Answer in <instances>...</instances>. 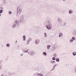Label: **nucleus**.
Masks as SVG:
<instances>
[{
    "label": "nucleus",
    "mask_w": 76,
    "mask_h": 76,
    "mask_svg": "<svg viewBox=\"0 0 76 76\" xmlns=\"http://www.w3.org/2000/svg\"><path fill=\"white\" fill-rule=\"evenodd\" d=\"M74 70L75 71V73H76V66H75V67Z\"/></svg>",
    "instance_id": "34"
},
{
    "label": "nucleus",
    "mask_w": 76,
    "mask_h": 76,
    "mask_svg": "<svg viewBox=\"0 0 76 76\" xmlns=\"http://www.w3.org/2000/svg\"><path fill=\"white\" fill-rule=\"evenodd\" d=\"M41 70V68L39 67L37 68V71H38V72H40Z\"/></svg>",
    "instance_id": "9"
},
{
    "label": "nucleus",
    "mask_w": 76,
    "mask_h": 76,
    "mask_svg": "<svg viewBox=\"0 0 76 76\" xmlns=\"http://www.w3.org/2000/svg\"><path fill=\"white\" fill-rule=\"evenodd\" d=\"M57 64H55V66H57Z\"/></svg>",
    "instance_id": "38"
},
{
    "label": "nucleus",
    "mask_w": 76,
    "mask_h": 76,
    "mask_svg": "<svg viewBox=\"0 0 76 76\" xmlns=\"http://www.w3.org/2000/svg\"><path fill=\"white\" fill-rule=\"evenodd\" d=\"M52 47L53 48L54 50L55 51V50L58 48V45L56 44H55L54 45L52 46Z\"/></svg>",
    "instance_id": "4"
},
{
    "label": "nucleus",
    "mask_w": 76,
    "mask_h": 76,
    "mask_svg": "<svg viewBox=\"0 0 76 76\" xmlns=\"http://www.w3.org/2000/svg\"><path fill=\"white\" fill-rule=\"evenodd\" d=\"M65 0H63V1H65Z\"/></svg>",
    "instance_id": "41"
},
{
    "label": "nucleus",
    "mask_w": 76,
    "mask_h": 76,
    "mask_svg": "<svg viewBox=\"0 0 76 76\" xmlns=\"http://www.w3.org/2000/svg\"><path fill=\"white\" fill-rule=\"evenodd\" d=\"M73 35L74 36H75V37H76V31H74L73 34Z\"/></svg>",
    "instance_id": "11"
},
{
    "label": "nucleus",
    "mask_w": 76,
    "mask_h": 76,
    "mask_svg": "<svg viewBox=\"0 0 76 76\" xmlns=\"http://www.w3.org/2000/svg\"><path fill=\"white\" fill-rule=\"evenodd\" d=\"M25 18V16L24 15H22L20 18V22H23L24 20V19Z\"/></svg>",
    "instance_id": "5"
},
{
    "label": "nucleus",
    "mask_w": 76,
    "mask_h": 76,
    "mask_svg": "<svg viewBox=\"0 0 76 76\" xmlns=\"http://www.w3.org/2000/svg\"><path fill=\"white\" fill-rule=\"evenodd\" d=\"M72 55H73V56H75L76 55V52H73Z\"/></svg>",
    "instance_id": "21"
},
{
    "label": "nucleus",
    "mask_w": 76,
    "mask_h": 76,
    "mask_svg": "<svg viewBox=\"0 0 76 76\" xmlns=\"http://www.w3.org/2000/svg\"><path fill=\"white\" fill-rule=\"evenodd\" d=\"M50 50L51 51H54V49H53V47H51V48H50Z\"/></svg>",
    "instance_id": "17"
},
{
    "label": "nucleus",
    "mask_w": 76,
    "mask_h": 76,
    "mask_svg": "<svg viewBox=\"0 0 76 76\" xmlns=\"http://www.w3.org/2000/svg\"><path fill=\"white\" fill-rule=\"evenodd\" d=\"M0 76H4V75L1 74Z\"/></svg>",
    "instance_id": "37"
},
{
    "label": "nucleus",
    "mask_w": 76,
    "mask_h": 76,
    "mask_svg": "<svg viewBox=\"0 0 76 76\" xmlns=\"http://www.w3.org/2000/svg\"><path fill=\"white\" fill-rule=\"evenodd\" d=\"M42 54L43 55H44L45 56H47V53H46V52H43L42 53Z\"/></svg>",
    "instance_id": "20"
},
{
    "label": "nucleus",
    "mask_w": 76,
    "mask_h": 76,
    "mask_svg": "<svg viewBox=\"0 0 76 76\" xmlns=\"http://www.w3.org/2000/svg\"><path fill=\"white\" fill-rule=\"evenodd\" d=\"M53 60H56V57H53L52 58Z\"/></svg>",
    "instance_id": "29"
},
{
    "label": "nucleus",
    "mask_w": 76,
    "mask_h": 76,
    "mask_svg": "<svg viewBox=\"0 0 76 76\" xmlns=\"http://www.w3.org/2000/svg\"><path fill=\"white\" fill-rule=\"evenodd\" d=\"M63 33H59V37H62V36H63Z\"/></svg>",
    "instance_id": "16"
},
{
    "label": "nucleus",
    "mask_w": 76,
    "mask_h": 76,
    "mask_svg": "<svg viewBox=\"0 0 76 76\" xmlns=\"http://www.w3.org/2000/svg\"><path fill=\"white\" fill-rule=\"evenodd\" d=\"M3 12V10L1 9L0 10V13H2Z\"/></svg>",
    "instance_id": "25"
},
{
    "label": "nucleus",
    "mask_w": 76,
    "mask_h": 76,
    "mask_svg": "<svg viewBox=\"0 0 76 76\" xmlns=\"http://www.w3.org/2000/svg\"><path fill=\"white\" fill-rule=\"evenodd\" d=\"M16 24L15 23H13V24L12 25V28H15V27H16Z\"/></svg>",
    "instance_id": "10"
},
{
    "label": "nucleus",
    "mask_w": 76,
    "mask_h": 76,
    "mask_svg": "<svg viewBox=\"0 0 76 76\" xmlns=\"http://www.w3.org/2000/svg\"><path fill=\"white\" fill-rule=\"evenodd\" d=\"M56 61H57V62H59L60 61V59L58 58H56Z\"/></svg>",
    "instance_id": "22"
},
{
    "label": "nucleus",
    "mask_w": 76,
    "mask_h": 76,
    "mask_svg": "<svg viewBox=\"0 0 76 76\" xmlns=\"http://www.w3.org/2000/svg\"><path fill=\"white\" fill-rule=\"evenodd\" d=\"M29 44V42L27 41V43H26V45H28Z\"/></svg>",
    "instance_id": "31"
},
{
    "label": "nucleus",
    "mask_w": 76,
    "mask_h": 76,
    "mask_svg": "<svg viewBox=\"0 0 76 76\" xmlns=\"http://www.w3.org/2000/svg\"><path fill=\"white\" fill-rule=\"evenodd\" d=\"M12 12H11V11H10L8 12V14L10 15H12Z\"/></svg>",
    "instance_id": "26"
},
{
    "label": "nucleus",
    "mask_w": 76,
    "mask_h": 76,
    "mask_svg": "<svg viewBox=\"0 0 76 76\" xmlns=\"http://www.w3.org/2000/svg\"><path fill=\"white\" fill-rule=\"evenodd\" d=\"M73 12V10H70L69 11V14H71V13H72Z\"/></svg>",
    "instance_id": "12"
},
{
    "label": "nucleus",
    "mask_w": 76,
    "mask_h": 76,
    "mask_svg": "<svg viewBox=\"0 0 76 76\" xmlns=\"http://www.w3.org/2000/svg\"><path fill=\"white\" fill-rule=\"evenodd\" d=\"M55 62L56 61H52L50 62V63H52V64H54V63H55Z\"/></svg>",
    "instance_id": "28"
},
{
    "label": "nucleus",
    "mask_w": 76,
    "mask_h": 76,
    "mask_svg": "<svg viewBox=\"0 0 76 76\" xmlns=\"http://www.w3.org/2000/svg\"><path fill=\"white\" fill-rule=\"evenodd\" d=\"M55 67H56V66H55V65H54L53 66V69H52L51 70H54V69H55Z\"/></svg>",
    "instance_id": "33"
},
{
    "label": "nucleus",
    "mask_w": 76,
    "mask_h": 76,
    "mask_svg": "<svg viewBox=\"0 0 76 76\" xmlns=\"http://www.w3.org/2000/svg\"><path fill=\"white\" fill-rule=\"evenodd\" d=\"M22 7L21 6H19L17 8V17H19V16H20V13H21V12H22Z\"/></svg>",
    "instance_id": "1"
},
{
    "label": "nucleus",
    "mask_w": 76,
    "mask_h": 76,
    "mask_svg": "<svg viewBox=\"0 0 76 76\" xmlns=\"http://www.w3.org/2000/svg\"><path fill=\"white\" fill-rule=\"evenodd\" d=\"M44 34L45 36V37H47V33H45Z\"/></svg>",
    "instance_id": "27"
},
{
    "label": "nucleus",
    "mask_w": 76,
    "mask_h": 76,
    "mask_svg": "<svg viewBox=\"0 0 76 76\" xmlns=\"http://www.w3.org/2000/svg\"><path fill=\"white\" fill-rule=\"evenodd\" d=\"M36 76H44V75L41 73H37L36 74Z\"/></svg>",
    "instance_id": "7"
},
{
    "label": "nucleus",
    "mask_w": 76,
    "mask_h": 76,
    "mask_svg": "<svg viewBox=\"0 0 76 76\" xmlns=\"http://www.w3.org/2000/svg\"><path fill=\"white\" fill-rule=\"evenodd\" d=\"M48 24L46 26V28L47 29H48V30H50L51 28H52V25L50 22L49 21H48Z\"/></svg>",
    "instance_id": "3"
},
{
    "label": "nucleus",
    "mask_w": 76,
    "mask_h": 76,
    "mask_svg": "<svg viewBox=\"0 0 76 76\" xmlns=\"http://www.w3.org/2000/svg\"><path fill=\"white\" fill-rule=\"evenodd\" d=\"M15 23L16 24H17V25H19L20 23H19V22L17 20H16L15 21Z\"/></svg>",
    "instance_id": "8"
},
{
    "label": "nucleus",
    "mask_w": 76,
    "mask_h": 76,
    "mask_svg": "<svg viewBox=\"0 0 76 76\" xmlns=\"http://www.w3.org/2000/svg\"><path fill=\"white\" fill-rule=\"evenodd\" d=\"M35 43L36 45H38L39 42V39H36L35 40Z\"/></svg>",
    "instance_id": "6"
},
{
    "label": "nucleus",
    "mask_w": 76,
    "mask_h": 76,
    "mask_svg": "<svg viewBox=\"0 0 76 76\" xmlns=\"http://www.w3.org/2000/svg\"><path fill=\"white\" fill-rule=\"evenodd\" d=\"M2 69V66L0 65V70Z\"/></svg>",
    "instance_id": "35"
},
{
    "label": "nucleus",
    "mask_w": 76,
    "mask_h": 76,
    "mask_svg": "<svg viewBox=\"0 0 76 76\" xmlns=\"http://www.w3.org/2000/svg\"><path fill=\"white\" fill-rule=\"evenodd\" d=\"M29 50V49H28L26 50L23 49L22 50V51L23 53H28L29 55H30L31 56H33L34 55V52L33 51H30L28 52V51Z\"/></svg>",
    "instance_id": "2"
},
{
    "label": "nucleus",
    "mask_w": 76,
    "mask_h": 76,
    "mask_svg": "<svg viewBox=\"0 0 76 76\" xmlns=\"http://www.w3.org/2000/svg\"><path fill=\"white\" fill-rule=\"evenodd\" d=\"M65 23L66 24V23Z\"/></svg>",
    "instance_id": "43"
},
{
    "label": "nucleus",
    "mask_w": 76,
    "mask_h": 76,
    "mask_svg": "<svg viewBox=\"0 0 76 76\" xmlns=\"http://www.w3.org/2000/svg\"><path fill=\"white\" fill-rule=\"evenodd\" d=\"M1 9H4V8L2 7H1Z\"/></svg>",
    "instance_id": "36"
},
{
    "label": "nucleus",
    "mask_w": 76,
    "mask_h": 76,
    "mask_svg": "<svg viewBox=\"0 0 76 76\" xmlns=\"http://www.w3.org/2000/svg\"><path fill=\"white\" fill-rule=\"evenodd\" d=\"M72 39L73 40H74V41H75V40H76V37H72Z\"/></svg>",
    "instance_id": "18"
},
{
    "label": "nucleus",
    "mask_w": 76,
    "mask_h": 76,
    "mask_svg": "<svg viewBox=\"0 0 76 76\" xmlns=\"http://www.w3.org/2000/svg\"><path fill=\"white\" fill-rule=\"evenodd\" d=\"M20 57H22L23 56V54L22 53L20 54Z\"/></svg>",
    "instance_id": "32"
},
{
    "label": "nucleus",
    "mask_w": 76,
    "mask_h": 76,
    "mask_svg": "<svg viewBox=\"0 0 76 76\" xmlns=\"http://www.w3.org/2000/svg\"><path fill=\"white\" fill-rule=\"evenodd\" d=\"M32 41V39H31V38H29L27 40V41L28 42H30V41Z\"/></svg>",
    "instance_id": "19"
},
{
    "label": "nucleus",
    "mask_w": 76,
    "mask_h": 76,
    "mask_svg": "<svg viewBox=\"0 0 76 76\" xmlns=\"http://www.w3.org/2000/svg\"><path fill=\"white\" fill-rule=\"evenodd\" d=\"M58 21H60L61 22H63V20H61V18H58Z\"/></svg>",
    "instance_id": "24"
},
{
    "label": "nucleus",
    "mask_w": 76,
    "mask_h": 76,
    "mask_svg": "<svg viewBox=\"0 0 76 76\" xmlns=\"http://www.w3.org/2000/svg\"><path fill=\"white\" fill-rule=\"evenodd\" d=\"M44 40H45V39H43V41H44Z\"/></svg>",
    "instance_id": "42"
},
{
    "label": "nucleus",
    "mask_w": 76,
    "mask_h": 76,
    "mask_svg": "<svg viewBox=\"0 0 76 76\" xmlns=\"http://www.w3.org/2000/svg\"><path fill=\"white\" fill-rule=\"evenodd\" d=\"M23 41H25L26 40V36H25V35H24L23 36Z\"/></svg>",
    "instance_id": "13"
},
{
    "label": "nucleus",
    "mask_w": 76,
    "mask_h": 76,
    "mask_svg": "<svg viewBox=\"0 0 76 76\" xmlns=\"http://www.w3.org/2000/svg\"><path fill=\"white\" fill-rule=\"evenodd\" d=\"M17 42H18V41L17 40H16L15 42L16 43H17Z\"/></svg>",
    "instance_id": "39"
},
{
    "label": "nucleus",
    "mask_w": 76,
    "mask_h": 76,
    "mask_svg": "<svg viewBox=\"0 0 76 76\" xmlns=\"http://www.w3.org/2000/svg\"><path fill=\"white\" fill-rule=\"evenodd\" d=\"M1 14H0V17H1Z\"/></svg>",
    "instance_id": "40"
},
{
    "label": "nucleus",
    "mask_w": 76,
    "mask_h": 76,
    "mask_svg": "<svg viewBox=\"0 0 76 76\" xmlns=\"http://www.w3.org/2000/svg\"><path fill=\"white\" fill-rule=\"evenodd\" d=\"M6 46L7 47L9 48L10 47V44H7L6 45Z\"/></svg>",
    "instance_id": "14"
},
{
    "label": "nucleus",
    "mask_w": 76,
    "mask_h": 76,
    "mask_svg": "<svg viewBox=\"0 0 76 76\" xmlns=\"http://www.w3.org/2000/svg\"><path fill=\"white\" fill-rule=\"evenodd\" d=\"M53 56L54 57H57V55L55 53L54 55H53Z\"/></svg>",
    "instance_id": "30"
},
{
    "label": "nucleus",
    "mask_w": 76,
    "mask_h": 76,
    "mask_svg": "<svg viewBox=\"0 0 76 76\" xmlns=\"http://www.w3.org/2000/svg\"><path fill=\"white\" fill-rule=\"evenodd\" d=\"M69 42H70V43H72V42H73V40L72 39H70L69 40Z\"/></svg>",
    "instance_id": "23"
},
{
    "label": "nucleus",
    "mask_w": 76,
    "mask_h": 76,
    "mask_svg": "<svg viewBox=\"0 0 76 76\" xmlns=\"http://www.w3.org/2000/svg\"><path fill=\"white\" fill-rule=\"evenodd\" d=\"M51 47V45H48L47 46V48L48 50H50V48Z\"/></svg>",
    "instance_id": "15"
}]
</instances>
